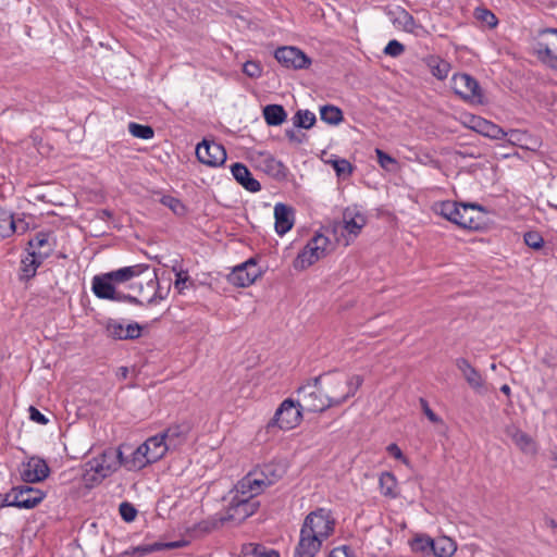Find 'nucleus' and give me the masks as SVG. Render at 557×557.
<instances>
[{"instance_id": "3c124183", "label": "nucleus", "mask_w": 557, "mask_h": 557, "mask_svg": "<svg viewBox=\"0 0 557 557\" xmlns=\"http://www.w3.org/2000/svg\"><path fill=\"white\" fill-rule=\"evenodd\" d=\"M379 164L385 170H392V166L397 162L394 158L382 151L381 149L375 150Z\"/></svg>"}, {"instance_id": "f8f14e48", "label": "nucleus", "mask_w": 557, "mask_h": 557, "mask_svg": "<svg viewBox=\"0 0 557 557\" xmlns=\"http://www.w3.org/2000/svg\"><path fill=\"white\" fill-rule=\"evenodd\" d=\"M454 92L470 104H483V90L475 78L467 73H456L450 79Z\"/></svg>"}, {"instance_id": "f03ea898", "label": "nucleus", "mask_w": 557, "mask_h": 557, "mask_svg": "<svg viewBox=\"0 0 557 557\" xmlns=\"http://www.w3.org/2000/svg\"><path fill=\"white\" fill-rule=\"evenodd\" d=\"M324 393L329 406L337 407L352 397L362 385L363 379L357 374L334 371L315 377Z\"/></svg>"}, {"instance_id": "0e129e2a", "label": "nucleus", "mask_w": 557, "mask_h": 557, "mask_svg": "<svg viewBox=\"0 0 557 557\" xmlns=\"http://www.w3.org/2000/svg\"><path fill=\"white\" fill-rule=\"evenodd\" d=\"M16 222L20 224V227L16 232H25L27 228L26 223L23 220H16Z\"/></svg>"}, {"instance_id": "5701e85b", "label": "nucleus", "mask_w": 557, "mask_h": 557, "mask_svg": "<svg viewBox=\"0 0 557 557\" xmlns=\"http://www.w3.org/2000/svg\"><path fill=\"white\" fill-rule=\"evenodd\" d=\"M274 219L275 232L280 236H283L289 232L294 225V210L284 203H276L274 207Z\"/></svg>"}, {"instance_id": "9b49d317", "label": "nucleus", "mask_w": 557, "mask_h": 557, "mask_svg": "<svg viewBox=\"0 0 557 557\" xmlns=\"http://www.w3.org/2000/svg\"><path fill=\"white\" fill-rule=\"evenodd\" d=\"M302 408L298 400L287 398L281 403L268 424V428H277L282 431H289L298 426L302 420Z\"/></svg>"}, {"instance_id": "ea45409f", "label": "nucleus", "mask_w": 557, "mask_h": 557, "mask_svg": "<svg viewBox=\"0 0 557 557\" xmlns=\"http://www.w3.org/2000/svg\"><path fill=\"white\" fill-rule=\"evenodd\" d=\"M244 557H280L278 553L274 549H265L259 545H249L244 550Z\"/></svg>"}, {"instance_id": "aec40b11", "label": "nucleus", "mask_w": 557, "mask_h": 557, "mask_svg": "<svg viewBox=\"0 0 557 557\" xmlns=\"http://www.w3.org/2000/svg\"><path fill=\"white\" fill-rule=\"evenodd\" d=\"M106 333L113 339H135L141 334V326L138 323L125 325L122 321L109 319L106 322Z\"/></svg>"}, {"instance_id": "1a4fd4ad", "label": "nucleus", "mask_w": 557, "mask_h": 557, "mask_svg": "<svg viewBox=\"0 0 557 557\" xmlns=\"http://www.w3.org/2000/svg\"><path fill=\"white\" fill-rule=\"evenodd\" d=\"M331 250L332 244L329 237L322 233H315L298 252L293 267L296 271H304L326 257Z\"/></svg>"}, {"instance_id": "c85d7f7f", "label": "nucleus", "mask_w": 557, "mask_h": 557, "mask_svg": "<svg viewBox=\"0 0 557 557\" xmlns=\"http://www.w3.org/2000/svg\"><path fill=\"white\" fill-rule=\"evenodd\" d=\"M231 170L234 178L247 190L252 193L260 190L259 182L251 176V173L244 164L235 163Z\"/></svg>"}, {"instance_id": "393cba45", "label": "nucleus", "mask_w": 557, "mask_h": 557, "mask_svg": "<svg viewBox=\"0 0 557 557\" xmlns=\"http://www.w3.org/2000/svg\"><path fill=\"white\" fill-rule=\"evenodd\" d=\"M189 432L188 425L177 424L168 428L163 433L160 434L164 438L165 446H168V450L176 449L181 445H183Z\"/></svg>"}, {"instance_id": "423d86ee", "label": "nucleus", "mask_w": 557, "mask_h": 557, "mask_svg": "<svg viewBox=\"0 0 557 557\" xmlns=\"http://www.w3.org/2000/svg\"><path fill=\"white\" fill-rule=\"evenodd\" d=\"M367 224L364 212L356 206L344 209L342 219L334 221L331 231L335 242L345 247L352 244Z\"/></svg>"}, {"instance_id": "39448f33", "label": "nucleus", "mask_w": 557, "mask_h": 557, "mask_svg": "<svg viewBox=\"0 0 557 557\" xmlns=\"http://www.w3.org/2000/svg\"><path fill=\"white\" fill-rule=\"evenodd\" d=\"M227 499L228 505L224 513L216 515L199 524L202 531L210 532L225 522L240 523L252 516L259 507L257 500L239 497L234 491L228 493Z\"/></svg>"}, {"instance_id": "ddd939ff", "label": "nucleus", "mask_w": 557, "mask_h": 557, "mask_svg": "<svg viewBox=\"0 0 557 557\" xmlns=\"http://www.w3.org/2000/svg\"><path fill=\"white\" fill-rule=\"evenodd\" d=\"M298 403L300 408L307 412H322L330 408L329 401L325 399L324 393L320 384L315 382V377L308 381L297 389Z\"/></svg>"}, {"instance_id": "4468645a", "label": "nucleus", "mask_w": 557, "mask_h": 557, "mask_svg": "<svg viewBox=\"0 0 557 557\" xmlns=\"http://www.w3.org/2000/svg\"><path fill=\"white\" fill-rule=\"evenodd\" d=\"M45 498V493L30 486H20L8 493L0 504L2 506H14L17 508L30 509L36 507Z\"/></svg>"}, {"instance_id": "2f4dec72", "label": "nucleus", "mask_w": 557, "mask_h": 557, "mask_svg": "<svg viewBox=\"0 0 557 557\" xmlns=\"http://www.w3.org/2000/svg\"><path fill=\"white\" fill-rule=\"evenodd\" d=\"M45 259L37 258V255L28 253L21 261V277L23 280H29L35 276L38 267L44 262Z\"/></svg>"}, {"instance_id": "a18cd8bd", "label": "nucleus", "mask_w": 557, "mask_h": 557, "mask_svg": "<svg viewBox=\"0 0 557 557\" xmlns=\"http://www.w3.org/2000/svg\"><path fill=\"white\" fill-rule=\"evenodd\" d=\"M507 141L511 145H517L520 147H524L529 136L525 132H521L518 129H511L510 132L506 133Z\"/></svg>"}, {"instance_id": "6e6d98bb", "label": "nucleus", "mask_w": 557, "mask_h": 557, "mask_svg": "<svg viewBox=\"0 0 557 557\" xmlns=\"http://www.w3.org/2000/svg\"><path fill=\"white\" fill-rule=\"evenodd\" d=\"M28 411L32 421L41 425H46L49 422V420L37 408L30 406Z\"/></svg>"}, {"instance_id": "338daca9", "label": "nucleus", "mask_w": 557, "mask_h": 557, "mask_svg": "<svg viewBox=\"0 0 557 557\" xmlns=\"http://www.w3.org/2000/svg\"><path fill=\"white\" fill-rule=\"evenodd\" d=\"M121 370H122V375H124V376H125V375H126V373H127V369H126V368H122Z\"/></svg>"}, {"instance_id": "774afa93", "label": "nucleus", "mask_w": 557, "mask_h": 557, "mask_svg": "<svg viewBox=\"0 0 557 557\" xmlns=\"http://www.w3.org/2000/svg\"><path fill=\"white\" fill-rule=\"evenodd\" d=\"M550 527H554V528L556 527V523L554 520L550 521Z\"/></svg>"}, {"instance_id": "8fccbe9b", "label": "nucleus", "mask_w": 557, "mask_h": 557, "mask_svg": "<svg viewBox=\"0 0 557 557\" xmlns=\"http://www.w3.org/2000/svg\"><path fill=\"white\" fill-rule=\"evenodd\" d=\"M524 243L533 249H540L543 246V238L536 232H528L524 235Z\"/></svg>"}, {"instance_id": "79ce46f5", "label": "nucleus", "mask_w": 557, "mask_h": 557, "mask_svg": "<svg viewBox=\"0 0 557 557\" xmlns=\"http://www.w3.org/2000/svg\"><path fill=\"white\" fill-rule=\"evenodd\" d=\"M161 203L171 209L177 215H183L186 212L185 206L175 197L163 196L161 198Z\"/></svg>"}, {"instance_id": "4d7b16f0", "label": "nucleus", "mask_w": 557, "mask_h": 557, "mask_svg": "<svg viewBox=\"0 0 557 557\" xmlns=\"http://www.w3.org/2000/svg\"><path fill=\"white\" fill-rule=\"evenodd\" d=\"M141 277H143V280L145 281V284H147V278L145 277V275H141ZM137 285H138L137 294H138V296L140 297V299H137V298H136V301H133V302H134V304H141V305H143V304H148V302H147V300H145V299L143 298V295H144V296H147V295L151 294V292L149 290V288L147 287V285H145V286H144L141 282L137 283Z\"/></svg>"}, {"instance_id": "a19ab883", "label": "nucleus", "mask_w": 557, "mask_h": 557, "mask_svg": "<svg viewBox=\"0 0 557 557\" xmlns=\"http://www.w3.org/2000/svg\"><path fill=\"white\" fill-rule=\"evenodd\" d=\"M128 131L136 138L151 139L153 137V129L147 125L129 123Z\"/></svg>"}, {"instance_id": "bf43d9fd", "label": "nucleus", "mask_w": 557, "mask_h": 557, "mask_svg": "<svg viewBox=\"0 0 557 557\" xmlns=\"http://www.w3.org/2000/svg\"><path fill=\"white\" fill-rule=\"evenodd\" d=\"M386 450L388 451V454L391 456H393L394 458L398 459V460H401L404 463H407V459L406 457L404 456L401 449L396 445V444H389L387 447H386Z\"/></svg>"}, {"instance_id": "6ab92c4d", "label": "nucleus", "mask_w": 557, "mask_h": 557, "mask_svg": "<svg viewBox=\"0 0 557 557\" xmlns=\"http://www.w3.org/2000/svg\"><path fill=\"white\" fill-rule=\"evenodd\" d=\"M274 55L278 63L289 69H306L311 63L310 59L295 47H281L276 49Z\"/></svg>"}, {"instance_id": "680f3d73", "label": "nucleus", "mask_w": 557, "mask_h": 557, "mask_svg": "<svg viewBox=\"0 0 557 557\" xmlns=\"http://www.w3.org/2000/svg\"><path fill=\"white\" fill-rule=\"evenodd\" d=\"M157 545H161L162 549H172L183 546L182 542H169V543H157Z\"/></svg>"}, {"instance_id": "e433bc0d", "label": "nucleus", "mask_w": 557, "mask_h": 557, "mask_svg": "<svg viewBox=\"0 0 557 557\" xmlns=\"http://www.w3.org/2000/svg\"><path fill=\"white\" fill-rule=\"evenodd\" d=\"M410 546L413 552L430 555L432 554L433 540L428 535H417L410 542Z\"/></svg>"}, {"instance_id": "f257e3e1", "label": "nucleus", "mask_w": 557, "mask_h": 557, "mask_svg": "<svg viewBox=\"0 0 557 557\" xmlns=\"http://www.w3.org/2000/svg\"><path fill=\"white\" fill-rule=\"evenodd\" d=\"M337 519L329 508H317L304 519L294 557H315L336 531Z\"/></svg>"}, {"instance_id": "4be33fe9", "label": "nucleus", "mask_w": 557, "mask_h": 557, "mask_svg": "<svg viewBox=\"0 0 557 557\" xmlns=\"http://www.w3.org/2000/svg\"><path fill=\"white\" fill-rule=\"evenodd\" d=\"M49 474V467L45 460L32 457L23 465L21 475L25 482L36 483L44 481Z\"/></svg>"}, {"instance_id": "de8ad7c7", "label": "nucleus", "mask_w": 557, "mask_h": 557, "mask_svg": "<svg viewBox=\"0 0 557 557\" xmlns=\"http://www.w3.org/2000/svg\"><path fill=\"white\" fill-rule=\"evenodd\" d=\"M404 51L405 46L396 39L391 40L384 48V53L393 58L399 57Z\"/></svg>"}, {"instance_id": "9d476101", "label": "nucleus", "mask_w": 557, "mask_h": 557, "mask_svg": "<svg viewBox=\"0 0 557 557\" xmlns=\"http://www.w3.org/2000/svg\"><path fill=\"white\" fill-rule=\"evenodd\" d=\"M107 274L116 287L121 284L132 282L133 280L139 278L141 277V275H145V277L147 278V287L149 288L151 294L147 296L143 295V298L147 300L148 304H153L157 301L158 280L156 273L151 272L148 265H129L117 269L115 271L108 272Z\"/></svg>"}, {"instance_id": "a211bd4d", "label": "nucleus", "mask_w": 557, "mask_h": 557, "mask_svg": "<svg viewBox=\"0 0 557 557\" xmlns=\"http://www.w3.org/2000/svg\"><path fill=\"white\" fill-rule=\"evenodd\" d=\"M261 275V270L255 259H249L246 262L235 267L228 275V281L235 286L247 287L255 283Z\"/></svg>"}, {"instance_id": "c756f323", "label": "nucleus", "mask_w": 557, "mask_h": 557, "mask_svg": "<svg viewBox=\"0 0 557 557\" xmlns=\"http://www.w3.org/2000/svg\"><path fill=\"white\" fill-rule=\"evenodd\" d=\"M456 550V542L448 536H440L433 540L432 554L436 557H453Z\"/></svg>"}, {"instance_id": "dca6fc26", "label": "nucleus", "mask_w": 557, "mask_h": 557, "mask_svg": "<svg viewBox=\"0 0 557 557\" xmlns=\"http://www.w3.org/2000/svg\"><path fill=\"white\" fill-rule=\"evenodd\" d=\"M91 289L94 294L100 299H108L117 302L136 301V297L119 292L107 273L96 275L92 278Z\"/></svg>"}, {"instance_id": "f3484780", "label": "nucleus", "mask_w": 557, "mask_h": 557, "mask_svg": "<svg viewBox=\"0 0 557 557\" xmlns=\"http://www.w3.org/2000/svg\"><path fill=\"white\" fill-rule=\"evenodd\" d=\"M197 159L209 166H219L226 160L224 147L215 141L203 139L196 147Z\"/></svg>"}, {"instance_id": "20e7f679", "label": "nucleus", "mask_w": 557, "mask_h": 557, "mask_svg": "<svg viewBox=\"0 0 557 557\" xmlns=\"http://www.w3.org/2000/svg\"><path fill=\"white\" fill-rule=\"evenodd\" d=\"M124 460H126V456L122 450L114 448H108L90 458L84 466L83 479L86 486L94 487L111 476L121 466L125 468Z\"/></svg>"}, {"instance_id": "7c9ffc66", "label": "nucleus", "mask_w": 557, "mask_h": 557, "mask_svg": "<svg viewBox=\"0 0 557 557\" xmlns=\"http://www.w3.org/2000/svg\"><path fill=\"white\" fill-rule=\"evenodd\" d=\"M263 117L268 125L278 126L286 121L287 113L280 104H268L263 108Z\"/></svg>"}, {"instance_id": "cd10ccee", "label": "nucleus", "mask_w": 557, "mask_h": 557, "mask_svg": "<svg viewBox=\"0 0 557 557\" xmlns=\"http://www.w3.org/2000/svg\"><path fill=\"white\" fill-rule=\"evenodd\" d=\"M253 161L258 169L273 177H278L284 174L283 164L269 153H258V156L253 158Z\"/></svg>"}, {"instance_id": "5fc2aeb1", "label": "nucleus", "mask_w": 557, "mask_h": 557, "mask_svg": "<svg viewBox=\"0 0 557 557\" xmlns=\"http://www.w3.org/2000/svg\"><path fill=\"white\" fill-rule=\"evenodd\" d=\"M120 513L125 521L129 522L135 519L137 512L132 505L123 503L120 505Z\"/></svg>"}, {"instance_id": "13d9d810", "label": "nucleus", "mask_w": 557, "mask_h": 557, "mask_svg": "<svg viewBox=\"0 0 557 557\" xmlns=\"http://www.w3.org/2000/svg\"><path fill=\"white\" fill-rule=\"evenodd\" d=\"M480 120H481V116H476V115H473V114H463L461 116L462 124L466 127H469V128H471L473 131L476 129V124L479 123Z\"/></svg>"}, {"instance_id": "69168bd1", "label": "nucleus", "mask_w": 557, "mask_h": 557, "mask_svg": "<svg viewBox=\"0 0 557 557\" xmlns=\"http://www.w3.org/2000/svg\"><path fill=\"white\" fill-rule=\"evenodd\" d=\"M500 391H502L504 394H506L507 396H509V395H510V387H509L507 384L503 385V386L500 387Z\"/></svg>"}, {"instance_id": "72a5a7b5", "label": "nucleus", "mask_w": 557, "mask_h": 557, "mask_svg": "<svg viewBox=\"0 0 557 557\" xmlns=\"http://www.w3.org/2000/svg\"><path fill=\"white\" fill-rule=\"evenodd\" d=\"M379 484L382 495L391 498L397 497V480L393 473L383 472L380 475Z\"/></svg>"}, {"instance_id": "4c0bfd02", "label": "nucleus", "mask_w": 557, "mask_h": 557, "mask_svg": "<svg viewBox=\"0 0 557 557\" xmlns=\"http://www.w3.org/2000/svg\"><path fill=\"white\" fill-rule=\"evenodd\" d=\"M315 123L314 113L309 110H299L294 116V124L297 127L310 128Z\"/></svg>"}, {"instance_id": "09e8293b", "label": "nucleus", "mask_w": 557, "mask_h": 557, "mask_svg": "<svg viewBox=\"0 0 557 557\" xmlns=\"http://www.w3.org/2000/svg\"><path fill=\"white\" fill-rule=\"evenodd\" d=\"M243 72L251 78H258L262 74V67L255 61H247L243 66Z\"/></svg>"}, {"instance_id": "2eb2a0df", "label": "nucleus", "mask_w": 557, "mask_h": 557, "mask_svg": "<svg viewBox=\"0 0 557 557\" xmlns=\"http://www.w3.org/2000/svg\"><path fill=\"white\" fill-rule=\"evenodd\" d=\"M534 52L541 61L557 71V30H543L534 44Z\"/></svg>"}, {"instance_id": "0eeeda50", "label": "nucleus", "mask_w": 557, "mask_h": 557, "mask_svg": "<svg viewBox=\"0 0 557 557\" xmlns=\"http://www.w3.org/2000/svg\"><path fill=\"white\" fill-rule=\"evenodd\" d=\"M166 451L168 446H165L164 438L160 434L153 435L126 456L125 469L128 471L141 470L163 458Z\"/></svg>"}, {"instance_id": "e2e57ef3", "label": "nucleus", "mask_w": 557, "mask_h": 557, "mask_svg": "<svg viewBox=\"0 0 557 557\" xmlns=\"http://www.w3.org/2000/svg\"><path fill=\"white\" fill-rule=\"evenodd\" d=\"M487 120L481 117V120L479 121V123L476 124V129L475 132L482 134L483 129H484V126L486 124Z\"/></svg>"}, {"instance_id": "bb28decb", "label": "nucleus", "mask_w": 557, "mask_h": 557, "mask_svg": "<svg viewBox=\"0 0 557 557\" xmlns=\"http://www.w3.org/2000/svg\"><path fill=\"white\" fill-rule=\"evenodd\" d=\"M28 251L37 255L39 259L48 258L53 251V243L49 234L38 233L28 243Z\"/></svg>"}, {"instance_id": "58836bf2", "label": "nucleus", "mask_w": 557, "mask_h": 557, "mask_svg": "<svg viewBox=\"0 0 557 557\" xmlns=\"http://www.w3.org/2000/svg\"><path fill=\"white\" fill-rule=\"evenodd\" d=\"M161 550V545L153 544H141L135 547H132L124 552V555H128L132 557H144L152 552Z\"/></svg>"}, {"instance_id": "473e14b6", "label": "nucleus", "mask_w": 557, "mask_h": 557, "mask_svg": "<svg viewBox=\"0 0 557 557\" xmlns=\"http://www.w3.org/2000/svg\"><path fill=\"white\" fill-rule=\"evenodd\" d=\"M20 227L16 220L13 219V214L0 208V236L5 238L14 234Z\"/></svg>"}, {"instance_id": "f704fd0d", "label": "nucleus", "mask_w": 557, "mask_h": 557, "mask_svg": "<svg viewBox=\"0 0 557 557\" xmlns=\"http://www.w3.org/2000/svg\"><path fill=\"white\" fill-rule=\"evenodd\" d=\"M428 65L433 76H435L440 81L445 79L448 76L451 69L450 64L447 61L438 57H430L428 60Z\"/></svg>"}, {"instance_id": "6e6552de", "label": "nucleus", "mask_w": 557, "mask_h": 557, "mask_svg": "<svg viewBox=\"0 0 557 557\" xmlns=\"http://www.w3.org/2000/svg\"><path fill=\"white\" fill-rule=\"evenodd\" d=\"M276 475L271 466L250 471L232 490L239 497H246L252 500L260 495L267 487L274 484Z\"/></svg>"}, {"instance_id": "a878e982", "label": "nucleus", "mask_w": 557, "mask_h": 557, "mask_svg": "<svg viewBox=\"0 0 557 557\" xmlns=\"http://www.w3.org/2000/svg\"><path fill=\"white\" fill-rule=\"evenodd\" d=\"M513 444L525 455H535L537 453L536 442L525 432L518 428H511L507 431Z\"/></svg>"}, {"instance_id": "7ed1b4c3", "label": "nucleus", "mask_w": 557, "mask_h": 557, "mask_svg": "<svg viewBox=\"0 0 557 557\" xmlns=\"http://www.w3.org/2000/svg\"><path fill=\"white\" fill-rule=\"evenodd\" d=\"M432 209L434 213L462 228L478 231L484 225L485 213L483 209L476 205H463L446 200L435 202Z\"/></svg>"}, {"instance_id": "052dcab7", "label": "nucleus", "mask_w": 557, "mask_h": 557, "mask_svg": "<svg viewBox=\"0 0 557 557\" xmlns=\"http://www.w3.org/2000/svg\"><path fill=\"white\" fill-rule=\"evenodd\" d=\"M421 406L423 409L424 414L428 417V419L433 423H438L442 420L438 416L434 413V411L429 407L428 403L424 399H421Z\"/></svg>"}, {"instance_id": "49530a36", "label": "nucleus", "mask_w": 557, "mask_h": 557, "mask_svg": "<svg viewBox=\"0 0 557 557\" xmlns=\"http://www.w3.org/2000/svg\"><path fill=\"white\" fill-rule=\"evenodd\" d=\"M175 288L178 289L180 293H183L184 289L188 288L191 285L190 276L187 271L180 270L175 273Z\"/></svg>"}, {"instance_id": "603ef678", "label": "nucleus", "mask_w": 557, "mask_h": 557, "mask_svg": "<svg viewBox=\"0 0 557 557\" xmlns=\"http://www.w3.org/2000/svg\"><path fill=\"white\" fill-rule=\"evenodd\" d=\"M476 17L487 24L490 27H495L497 25L496 16L486 9H481L476 11Z\"/></svg>"}, {"instance_id": "37998d69", "label": "nucleus", "mask_w": 557, "mask_h": 557, "mask_svg": "<svg viewBox=\"0 0 557 557\" xmlns=\"http://www.w3.org/2000/svg\"><path fill=\"white\" fill-rule=\"evenodd\" d=\"M482 135L492 139H504L506 138V132L498 125L487 121Z\"/></svg>"}, {"instance_id": "412c9836", "label": "nucleus", "mask_w": 557, "mask_h": 557, "mask_svg": "<svg viewBox=\"0 0 557 557\" xmlns=\"http://www.w3.org/2000/svg\"><path fill=\"white\" fill-rule=\"evenodd\" d=\"M389 16L393 25L407 33L420 36L425 33L422 25L418 24L413 16L401 8H396L389 11Z\"/></svg>"}, {"instance_id": "864d4df0", "label": "nucleus", "mask_w": 557, "mask_h": 557, "mask_svg": "<svg viewBox=\"0 0 557 557\" xmlns=\"http://www.w3.org/2000/svg\"><path fill=\"white\" fill-rule=\"evenodd\" d=\"M329 557H356L354 550L348 545H342L333 548Z\"/></svg>"}, {"instance_id": "b1692460", "label": "nucleus", "mask_w": 557, "mask_h": 557, "mask_svg": "<svg viewBox=\"0 0 557 557\" xmlns=\"http://www.w3.org/2000/svg\"><path fill=\"white\" fill-rule=\"evenodd\" d=\"M456 367L463 375L465 380L469 384L471 388L476 392H482L484 389V379L480 374V372L474 369L470 362L465 358H458L456 360Z\"/></svg>"}, {"instance_id": "c03bdc74", "label": "nucleus", "mask_w": 557, "mask_h": 557, "mask_svg": "<svg viewBox=\"0 0 557 557\" xmlns=\"http://www.w3.org/2000/svg\"><path fill=\"white\" fill-rule=\"evenodd\" d=\"M325 162L332 164L338 176H345L351 173V164L346 159H330Z\"/></svg>"}, {"instance_id": "c9c22d12", "label": "nucleus", "mask_w": 557, "mask_h": 557, "mask_svg": "<svg viewBox=\"0 0 557 557\" xmlns=\"http://www.w3.org/2000/svg\"><path fill=\"white\" fill-rule=\"evenodd\" d=\"M321 120L331 125H337L343 120V112L335 106H324L320 110Z\"/></svg>"}]
</instances>
